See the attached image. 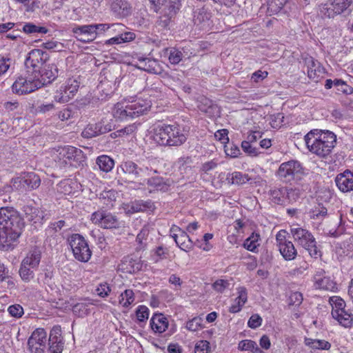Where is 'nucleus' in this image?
Here are the masks:
<instances>
[{"instance_id":"1","label":"nucleus","mask_w":353,"mask_h":353,"mask_svg":"<svg viewBox=\"0 0 353 353\" xmlns=\"http://www.w3.org/2000/svg\"><path fill=\"white\" fill-rule=\"evenodd\" d=\"M189 130L178 123L161 124L154 128V140L161 146L179 147L188 139Z\"/></svg>"},{"instance_id":"2","label":"nucleus","mask_w":353,"mask_h":353,"mask_svg":"<svg viewBox=\"0 0 353 353\" xmlns=\"http://www.w3.org/2000/svg\"><path fill=\"white\" fill-rule=\"evenodd\" d=\"M304 141L310 152L325 158L335 147L336 136L329 130L313 129L305 135Z\"/></svg>"},{"instance_id":"3","label":"nucleus","mask_w":353,"mask_h":353,"mask_svg":"<svg viewBox=\"0 0 353 353\" xmlns=\"http://www.w3.org/2000/svg\"><path fill=\"white\" fill-rule=\"evenodd\" d=\"M25 223L18 211L13 208H0V228L6 236L5 241H15L21 234Z\"/></svg>"},{"instance_id":"4","label":"nucleus","mask_w":353,"mask_h":353,"mask_svg":"<svg viewBox=\"0 0 353 353\" xmlns=\"http://www.w3.org/2000/svg\"><path fill=\"white\" fill-rule=\"evenodd\" d=\"M150 107V101L139 98L129 102L117 103L112 110V114L117 119L128 120L145 114Z\"/></svg>"},{"instance_id":"5","label":"nucleus","mask_w":353,"mask_h":353,"mask_svg":"<svg viewBox=\"0 0 353 353\" xmlns=\"http://www.w3.org/2000/svg\"><path fill=\"white\" fill-rule=\"evenodd\" d=\"M118 175L125 174L132 181H139L140 185H145V177L157 173V170L144 164H137L132 161L121 162L117 168Z\"/></svg>"},{"instance_id":"6","label":"nucleus","mask_w":353,"mask_h":353,"mask_svg":"<svg viewBox=\"0 0 353 353\" xmlns=\"http://www.w3.org/2000/svg\"><path fill=\"white\" fill-rule=\"evenodd\" d=\"M41 183L39 176L34 172H24L12 179L10 185H5L0 188V196L9 194L12 190L23 193L37 189Z\"/></svg>"},{"instance_id":"7","label":"nucleus","mask_w":353,"mask_h":353,"mask_svg":"<svg viewBox=\"0 0 353 353\" xmlns=\"http://www.w3.org/2000/svg\"><path fill=\"white\" fill-rule=\"evenodd\" d=\"M54 161L60 168L72 166L78 168L83 165L85 156L83 151L77 148L67 145L57 151Z\"/></svg>"},{"instance_id":"8","label":"nucleus","mask_w":353,"mask_h":353,"mask_svg":"<svg viewBox=\"0 0 353 353\" xmlns=\"http://www.w3.org/2000/svg\"><path fill=\"white\" fill-rule=\"evenodd\" d=\"M291 234L295 243L306 250L311 257L318 259L321 256V251L316 245L313 234L306 229L300 227L291 228Z\"/></svg>"},{"instance_id":"9","label":"nucleus","mask_w":353,"mask_h":353,"mask_svg":"<svg viewBox=\"0 0 353 353\" xmlns=\"http://www.w3.org/2000/svg\"><path fill=\"white\" fill-rule=\"evenodd\" d=\"M304 174L301 163L296 160L282 163L276 172L277 177L285 183L300 181Z\"/></svg>"},{"instance_id":"10","label":"nucleus","mask_w":353,"mask_h":353,"mask_svg":"<svg viewBox=\"0 0 353 353\" xmlns=\"http://www.w3.org/2000/svg\"><path fill=\"white\" fill-rule=\"evenodd\" d=\"M352 4L353 0H329L320 6L319 10L323 17L333 19L339 14H350Z\"/></svg>"},{"instance_id":"11","label":"nucleus","mask_w":353,"mask_h":353,"mask_svg":"<svg viewBox=\"0 0 353 353\" xmlns=\"http://www.w3.org/2000/svg\"><path fill=\"white\" fill-rule=\"evenodd\" d=\"M43 83L39 78L30 73L19 77L13 83L12 89L13 92L18 94H26L34 92L41 88Z\"/></svg>"},{"instance_id":"12","label":"nucleus","mask_w":353,"mask_h":353,"mask_svg":"<svg viewBox=\"0 0 353 353\" xmlns=\"http://www.w3.org/2000/svg\"><path fill=\"white\" fill-rule=\"evenodd\" d=\"M70 246L74 258L81 262H87L92 256V251L85 239L80 234H72L68 238Z\"/></svg>"},{"instance_id":"13","label":"nucleus","mask_w":353,"mask_h":353,"mask_svg":"<svg viewBox=\"0 0 353 353\" xmlns=\"http://www.w3.org/2000/svg\"><path fill=\"white\" fill-rule=\"evenodd\" d=\"M49 59V54L40 49L31 50L25 61L26 72L39 78V72Z\"/></svg>"},{"instance_id":"14","label":"nucleus","mask_w":353,"mask_h":353,"mask_svg":"<svg viewBox=\"0 0 353 353\" xmlns=\"http://www.w3.org/2000/svg\"><path fill=\"white\" fill-rule=\"evenodd\" d=\"M92 222L104 229H119L124 223L117 216L104 210H99L91 214Z\"/></svg>"},{"instance_id":"15","label":"nucleus","mask_w":353,"mask_h":353,"mask_svg":"<svg viewBox=\"0 0 353 353\" xmlns=\"http://www.w3.org/2000/svg\"><path fill=\"white\" fill-rule=\"evenodd\" d=\"M313 286L316 290L336 292L338 285L336 281L326 274L325 271L319 268L315 271L312 277Z\"/></svg>"},{"instance_id":"16","label":"nucleus","mask_w":353,"mask_h":353,"mask_svg":"<svg viewBox=\"0 0 353 353\" xmlns=\"http://www.w3.org/2000/svg\"><path fill=\"white\" fill-rule=\"evenodd\" d=\"M79 82L73 78L68 79L62 85L54 96V100L59 103L68 102L78 91Z\"/></svg>"},{"instance_id":"17","label":"nucleus","mask_w":353,"mask_h":353,"mask_svg":"<svg viewBox=\"0 0 353 353\" xmlns=\"http://www.w3.org/2000/svg\"><path fill=\"white\" fill-rule=\"evenodd\" d=\"M145 184L147 185L150 193L165 192L169 190L170 186L173 184V181L159 176H152L150 175L148 179L145 178Z\"/></svg>"},{"instance_id":"18","label":"nucleus","mask_w":353,"mask_h":353,"mask_svg":"<svg viewBox=\"0 0 353 353\" xmlns=\"http://www.w3.org/2000/svg\"><path fill=\"white\" fill-rule=\"evenodd\" d=\"M112 130L110 123H105L101 121L96 123L88 124L82 131L81 136L85 139H91Z\"/></svg>"},{"instance_id":"19","label":"nucleus","mask_w":353,"mask_h":353,"mask_svg":"<svg viewBox=\"0 0 353 353\" xmlns=\"http://www.w3.org/2000/svg\"><path fill=\"white\" fill-rule=\"evenodd\" d=\"M92 24L76 26L72 29L74 37L83 43H88L96 39Z\"/></svg>"},{"instance_id":"20","label":"nucleus","mask_w":353,"mask_h":353,"mask_svg":"<svg viewBox=\"0 0 353 353\" xmlns=\"http://www.w3.org/2000/svg\"><path fill=\"white\" fill-rule=\"evenodd\" d=\"M23 212L26 219L34 223H41L43 220L47 219L49 215L47 210L31 205H24Z\"/></svg>"},{"instance_id":"21","label":"nucleus","mask_w":353,"mask_h":353,"mask_svg":"<svg viewBox=\"0 0 353 353\" xmlns=\"http://www.w3.org/2000/svg\"><path fill=\"white\" fill-rule=\"evenodd\" d=\"M48 341V351L50 353L62 352L64 343L61 337V330L59 326H54L51 330Z\"/></svg>"},{"instance_id":"22","label":"nucleus","mask_w":353,"mask_h":353,"mask_svg":"<svg viewBox=\"0 0 353 353\" xmlns=\"http://www.w3.org/2000/svg\"><path fill=\"white\" fill-rule=\"evenodd\" d=\"M335 183L342 192H353V172L346 170L343 172L338 174L335 177Z\"/></svg>"},{"instance_id":"23","label":"nucleus","mask_w":353,"mask_h":353,"mask_svg":"<svg viewBox=\"0 0 353 353\" xmlns=\"http://www.w3.org/2000/svg\"><path fill=\"white\" fill-rule=\"evenodd\" d=\"M172 235L177 245L183 250L188 251L192 246V242L187 233L179 227L173 226L171 228Z\"/></svg>"},{"instance_id":"24","label":"nucleus","mask_w":353,"mask_h":353,"mask_svg":"<svg viewBox=\"0 0 353 353\" xmlns=\"http://www.w3.org/2000/svg\"><path fill=\"white\" fill-rule=\"evenodd\" d=\"M151 329L154 332L162 334L168 327V320L163 314H154L150 321Z\"/></svg>"},{"instance_id":"25","label":"nucleus","mask_w":353,"mask_h":353,"mask_svg":"<svg viewBox=\"0 0 353 353\" xmlns=\"http://www.w3.org/2000/svg\"><path fill=\"white\" fill-rule=\"evenodd\" d=\"M58 68L55 64H45L39 72L40 81L43 85L51 83L58 76Z\"/></svg>"},{"instance_id":"26","label":"nucleus","mask_w":353,"mask_h":353,"mask_svg":"<svg viewBox=\"0 0 353 353\" xmlns=\"http://www.w3.org/2000/svg\"><path fill=\"white\" fill-rule=\"evenodd\" d=\"M306 63L308 77L317 82L324 74V69L321 66L319 62L314 61L312 58L306 60Z\"/></svg>"},{"instance_id":"27","label":"nucleus","mask_w":353,"mask_h":353,"mask_svg":"<svg viewBox=\"0 0 353 353\" xmlns=\"http://www.w3.org/2000/svg\"><path fill=\"white\" fill-rule=\"evenodd\" d=\"M111 8L117 15L123 17L130 15L132 10V7L128 0H114Z\"/></svg>"},{"instance_id":"28","label":"nucleus","mask_w":353,"mask_h":353,"mask_svg":"<svg viewBox=\"0 0 353 353\" xmlns=\"http://www.w3.org/2000/svg\"><path fill=\"white\" fill-rule=\"evenodd\" d=\"M41 252L37 248L31 250L22 260L21 263L29 265L32 269H36L41 261Z\"/></svg>"},{"instance_id":"29","label":"nucleus","mask_w":353,"mask_h":353,"mask_svg":"<svg viewBox=\"0 0 353 353\" xmlns=\"http://www.w3.org/2000/svg\"><path fill=\"white\" fill-rule=\"evenodd\" d=\"M152 3L161 6V9L171 12V14H176L181 6V0H152Z\"/></svg>"},{"instance_id":"30","label":"nucleus","mask_w":353,"mask_h":353,"mask_svg":"<svg viewBox=\"0 0 353 353\" xmlns=\"http://www.w3.org/2000/svg\"><path fill=\"white\" fill-rule=\"evenodd\" d=\"M332 316L345 327H350L352 324L353 316L349 310H345L340 312H332Z\"/></svg>"},{"instance_id":"31","label":"nucleus","mask_w":353,"mask_h":353,"mask_svg":"<svg viewBox=\"0 0 353 353\" xmlns=\"http://www.w3.org/2000/svg\"><path fill=\"white\" fill-rule=\"evenodd\" d=\"M309 217L313 220L321 221L328 216L327 209L321 203H317L307 212Z\"/></svg>"},{"instance_id":"32","label":"nucleus","mask_w":353,"mask_h":353,"mask_svg":"<svg viewBox=\"0 0 353 353\" xmlns=\"http://www.w3.org/2000/svg\"><path fill=\"white\" fill-rule=\"evenodd\" d=\"M90 305H94L93 300L85 299V302H79L72 306V312L79 317H84L90 312Z\"/></svg>"},{"instance_id":"33","label":"nucleus","mask_w":353,"mask_h":353,"mask_svg":"<svg viewBox=\"0 0 353 353\" xmlns=\"http://www.w3.org/2000/svg\"><path fill=\"white\" fill-rule=\"evenodd\" d=\"M137 67L139 69L147 71L150 73H158V63L157 61L149 58L139 59V63Z\"/></svg>"},{"instance_id":"34","label":"nucleus","mask_w":353,"mask_h":353,"mask_svg":"<svg viewBox=\"0 0 353 353\" xmlns=\"http://www.w3.org/2000/svg\"><path fill=\"white\" fill-rule=\"evenodd\" d=\"M150 233V229L148 225H145L139 232L136 238L137 251L144 250L148 245V237Z\"/></svg>"},{"instance_id":"35","label":"nucleus","mask_w":353,"mask_h":353,"mask_svg":"<svg viewBox=\"0 0 353 353\" xmlns=\"http://www.w3.org/2000/svg\"><path fill=\"white\" fill-rule=\"evenodd\" d=\"M96 163L100 170L109 172L114 166V161L108 155H101L97 158Z\"/></svg>"},{"instance_id":"36","label":"nucleus","mask_w":353,"mask_h":353,"mask_svg":"<svg viewBox=\"0 0 353 353\" xmlns=\"http://www.w3.org/2000/svg\"><path fill=\"white\" fill-rule=\"evenodd\" d=\"M279 251L283 257L287 261L293 260L297 255V251L290 241L284 245H280Z\"/></svg>"},{"instance_id":"37","label":"nucleus","mask_w":353,"mask_h":353,"mask_svg":"<svg viewBox=\"0 0 353 353\" xmlns=\"http://www.w3.org/2000/svg\"><path fill=\"white\" fill-rule=\"evenodd\" d=\"M261 238L258 233L253 232L248 238H247L244 243L243 247L252 252H256L257 248L260 245Z\"/></svg>"},{"instance_id":"38","label":"nucleus","mask_w":353,"mask_h":353,"mask_svg":"<svg viewBox=\"0 0 353 353\" xmlns=\"http://www.w3.org/2000/svg\"><path fill=\"white\" fill-rule=\"evenodd\" d=\"M288 194L286 188H274L270 190L272 201L276 204L283 205L285 203V196Z\"/></svg>"},{"instance_id":"39","label":"nucleus","mask_w":353,"mask_h":353,"mask_svg":"<svg viewBox=\"0 0 353 353\" xmlns=\"http://www.w3.org/2000/svg\"><path fill=\"white\" fill-rule=\"evenodd\" d=\"M161 16L157 21V26L161 28H169L170 23L172 22V19L175 17L176 14H172L171 12L161 9Z\"/></svg>"},{"instance_id":"40","label":"nucleus","mask_w":353,"mask_h":353,"mask_svg":"<svg viewBox=\"0 0 353 353\" xmlns=\"http://www.w3.org/2000/svg\"><path fill=\"white\" fill-rule=\"evenodd\" d=\"M230 183L234 185H243L250 181V177L248 174H243L241 172H234L229 174L226 179Z\"/></svg>"},{"instance_id":"41","label":"nucleus","mask_w":353,"mask_h":353,"mask_svg":"<svg viewBox=\"0 0 353 353\" xmlns=\"http://www.w3.org/2000/svg\"><path fill=\"white\" fill-rule=\"evenodd\" d=\"M238 348L241 351H250L252 353H263L255 341L249 339L241 341L239 343Z\"/></svg>"},{"instance_id":"42","label":"nucleus","mask_w":353,"mask_h":353,"mask_svg":"<svg viewBox=\"0 0 353 353\" xmlns=\"http://www.w3.org/2000/svg\"><path fill=\"white\" fill-rule=\"evenodd\" d=\"M305 344L314 350H327L331 347V344L325 340L305 339Z\"/></svg>"},{"instance_id":"43","label":"nucleus","mask_w":353,"mask_h":353,"mask_svg":"<svg viewBox=\"0 0 353 353\" xmlns=\"http://www.w3.org/2000/svg\"><path fill=\"white\" fill-rule=\"evenodd\" d=\"M34 270L29 265L21 263L19 269V275L21 279L25 282H30L34 278Z\"/></svg>"},{"instance_id":"44","label":"nucleus","mask_w":353,"mask_h":353,"mask_svg":"<svg viewBox=\"0 0 353 353\" xmlns=\"http://www.w3.org/2000/svg\"><path fill=\"white\" fill-rule=\"evenodd\" d=\"M135 300L134 294L132 290H125L119 296V303L123 307H128Z\"/></svg>"},{"instance_id":"45","label":"nucleus","mask_w":353,"mask_h":353,"mask_svg":"<svg viewBox=\"0 0 353 353\" xmlns=\"http://www.w3.org/2000/svg\"><path fill=\"white\" fill-rule=\"evenodd\" d=\"M29 339H33L35 341L34 342L40 343V345H46L47 332L43 328H37L32 333Z\"/></svg>"},{"instance_id":"46","label":"nucleus","mask_w":353,"mask_h":353,"mask_svg":"<svg viewBox=\"0 0 353 353\" xmlns=\"http://www.w3.org/2000/svg\"><path fill=\"white\" fill-rule=\"evenodd\" d=\"M165 53L168 57L170 63L174 65L178 64L183 57L181 51L174 48L167 49Z\"/></svg>"},{"instance_id":"47","label":"nucleus","mask_w":353,"mask_h":353,"mask_svg":"<svg viewBox=\"0 0 353 353\" xmlns=\"http://www.w3.org/2000/svg\"><path fill=\"white\" fill-rule=\"evenodd\" d=\"M94 27V32L96 36V38L98 35L104 33L107 30H108L110 28H123V26L121 23H114V24H108V23H92Z\"/></svg>"},{"instance_id":"48","label":"nucleus","mask_w":353,"mask_h":353,"mask_svg":"<svg viewBox=\"0 0 353 353\" xmlns=\"http://www.w3.org/2000/svg\"><path fill=\"white\" fill-rule=\"evenodd\" d=\"M330 303L332 307V312H340L345 310V302L339 296L330 297Z\"/></svg>"},{"instance_id":"49","label":"nucleus","mask_w":353,"mask_h":353,"mask_svg":"<svg viewBox=\"0 0 353 353\" xmlns=\"http://www.w3.org/2000/svg\"><path fill=\"white\" fill-rule=\"evenodd\" d=\"M23 30L27 34H33V33L46 34L48 32V29L46 28L41 27V26H37L31 23H26L23 27Z\"/></svg>"},{"instance_id":"50","label":"nucleus","mask_w":353,"mask_h":353,"mask_svg":"<svg viewBox=\"0 0 353 353\" xmlns=\"http://www.w3.org/2000/svg\"><path fill=\"white\" fill-rule=\"evenodd\" d=\"M33 339L28 340V353H44L46 345L37 343Z\"/></svg>"},{"instance_id":"51","label":"nucleus","mask_w":353,"mask_h":353,"mask_svg":"<svg viewBox=\"0 0 353 353\" xmlns=\"http://www.w3.org/2000/svg\"><path fill=\"white\" fill-rule=\"evenodd\" d=\"M241 148L245 153L252 157H256L260 153L259 149L254 144L246 141H242Z\"/></svg>"},{"instance_id":"52","label":"nucleus","mask_w":353,"mask_h":353,"mask_svg":"<svg viewBox=\"0 0 353 353\" xmlns=\"http://www.w3.org/2000/svg\"><path fill=\"white\" fill-rule=\"evenodd\" d=\"M288 0H270L268 3V10L272 13L280 11Z\"/></svg>"},{"instance_id":"53","label":"nucleus","mask_w":353,"mask_h":353,"mask_svg":"<svg viewBox=\"0 0 353 353\" xmlns=\"http://www.w3.org/2000/svg\"><path fill=\"white\" fill-rule=\"evenodd\" d=\"M335 87L338 91L346 94H350L353 92V88L341 79H335Z\"/></svg>"},{"instance_id":"54","label":"nucleus","mask_w":353,"mask_h":353,"mask_svg":"<svg viewBox=\"0 0 353 353\" xmlns=\"http://www.w3.org/2000/svg\"><path fill=\"white\" fill-rule=\"evenodd\" d=\"M230 282L228 280L218 279L213 284V289L219 293L223 292L230 287Z\"/></svg>"},{"instance_id":"55","label":"nucleus","mask_w":353,"mask_h":353,"mask_svg":"<svg viewBox=\"0 0 353 353\" xmlns=\"http://www.w3.org/2000/svg\"><path fill=\"white\" fill-rule=\"evenodd\" d=\"M202 319L200 317H194L186 323V328L192 332H196L201 327Z\"/></svg>"},{"instance_id":"56","label":"nucleus","mask_w":353,"mask_h":353,"mask_svg":"<svg viewBox=\"0 0 353 353\" xmlns=\"http://www.w3.org/2000/svg\"><path fill=\"white\" fill-rule=\"evenodd\" d=\"M210 351V343L205 340L198 341L194 347L195 353H209Z\"/></svg>"},{"instance_id":"57","label":"nucleus","mask_w":353,"mask_h":353,"mask_svg":"<svg viewBox=\"0 0 353 353\" xmlns=\"http://www.w3.org/2000/svg\"><path fill=\"white\" fill-rule=\"evenodd\" d=\"M136 315L137 320L144 322L149 316V309L145 305H139L137 310Z\"/></svg>"},{"instance_id":"58","label":"nucleus","mask_w":353,"mask_h":353,"mask_svg":"<svg viewBox=\"0 0 353 353\" xmlns=\"http://www.w3.org/2000/svg\"><path fill=\"white\" fill-rule=\"evenodd\" d=\"M262 318L258 314H252L248 322V325L252 329H256L261 325Z\"/></svg>"},{"instance_id":"59","label":"nucleus","mask_w":353,"mask_h":353,"mask_svg":"<svg viewBox=\"0 0 353 353\" xmlns=\"http://www.w3.org/2000/svg\"><path fill=\"white\" fill-rule=\"evenodd\" d=\"M237 294L238 296L236 298L235 302L244 305L248 300V293L246 288L244 287H240L237 288Z\"/></svg>"},{"instance_id":"60","label":"nucleus","mask_w":353,"mask_h":353,"mask_svg":"<svg viewBox=\"0 0 353 353\" xmlns=\"http://www.w3.org/2000/svg\"><path fill=\"white\" fill-rule=\"evenodd\" d=\"M8 311L12 316H14L16 318L21 317L23 314V309L19 304H15V305L9 306Z\"/></svg>"},{"instance_id":"61","label":"nucleus","mask_w":353,"mask_h":353,"mask_svg":"<svg viewBox=\"0 0 353 353\" xmlns=\"http://www.w3.org/2000/svg\"><path fill=\"white\" fill-rule=\"evenodd\" d=\"M228 130L226 129H221L217 130L215 134L214 137L216 139L220 141L221 143L225 144L229 142V138H228Z\"/></svg>"},{"instance_id":"62","label":"nucleus","mask_w":353,"mask_h":353,"mask_svg":"<svg viewBox=\"0 0 353 353\" xmlns=\"http://www.w3.org/2000/svg\"><path fill=\"white\" fill-rule=\"evenodd\" d=\"M97 294L101 297H106L111 291L110 287L106 283H101L96 290Z\"/></svg>"},{"instance_id":"63","label":"nucleus","mask_w":353,"mask_h":353,"mask_svg":"<svg viewBox=\"0 0 353 353\" xmlns=\"http://www.w3.org/2000/svg\"><path fill=\"white\" fill-rule=\"evenodd\" d=\"M303 298L301 292H294L290 296V305H300L303 302Z\"/></svg>"},{"instance_id":"64","label":"nucleus","mask_w":353,"mask_h":353,"mask_svg":"<svg viewBox=\"0 0 353 353\" xmlns=\"http://www.w3.org/2000/svg\"><path fill=\"white\" fill-rule=\"evenodd\" d=\"M177 163L180 168L182 167H188L190 166V170L192 169V164L193 163V160L191 157L184 156L181 157L178 159Z\"/></svg>"}]
</instances>
